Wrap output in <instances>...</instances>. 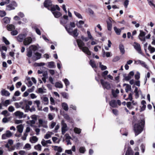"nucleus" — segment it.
<instances>
[{
	"mask_svg": "<svg viewBox=\"0 0 155 155\" xmlns=\"http://www.w3.org/2000/svg\"><path fill=\"white\" fill-rule=\"evenodd\" d=\"M144 124L145 121L143 119L138 120L133 125L134 130L135 136L137 135L142 131Z\"/></svg>",
	"mask_w": 155,
	"mask_h": 155,
	"instance_id": "f257e3e1",
	"label": "nucleus"
},
{
	"mask_svg": "<svg viewBox=\"0 0 155 155\" xmlns=\"http://www.w3.org/2000/svg\"><path fill=\"white\" fill-rule=\"evenodd\" d=\"M101 83L104 89L109 90L110 89L111 86L110 84L107 81H105L104 80H101Z\"/></svg>",
	"mask_w": 155,
	"mask_h": 155,
	"instance_id": "f03ea898",
	"label": "nucleus"
},
{
	"mask_svg": "<svg viewBox=\"0 0 155 155\" xmlns=\"http://www.w3.org/2000/svg\"><path fill=\"white\" fill-rule=\"evenodd\" d=\"M44 5L45 7L47 8L50 7L51 8L52 11H54L55 10V8L54 7H52V2L50 0L45 1L44 3Z\"/></svg>",
	"mask_w": 155,
	"mask_h": 155,
	"instance_id": "7ed1b4c3",
	"label": "nucleus"
},
{
	"mask_svg": "<svg viewBox=\"0 0 155 155\" xmlns=\"http://www.w3.org/2000/svg\"><path fill=\"white\" fill-rule=\"evenodd\" d=\"M61 133L63 135H64L68 130V129L66 124L64 122V120H62L61 122Z\"/></svg>",
	"mask_w": 155,
	"mask_h": 155,
	"instance_id": "20e7f679",
	"label": "nucleus"
},
{
	"mask_svg": "<svg viewBox=\"0 0 155 155\" xmlns=\"http://www.w3.org/2000/svg\"><path fill=\"white\" fill-rule=\"evenodd\" d=\"M133 46L134 47L135 49L137 51V52L140 54L142 53L141 51V47L139 43L135 42L133 45Z\"/></svg>",
	"mask_w": 155,
	"mask_h": 155,
	"instance_id": "39448f33",
	"label": "nucleus"
},
{
	"mask_svg": "<svg viewBox=\"0 0 155 155\" xmlns=\"http://www.w3.org/2000/svg\"><path fill=\"white\" fill-rule=\"evenodd\" d=\"M32 41V39L31 37H28L25 38L23 41V44L25 46L28 45Z\"/></svg>",
	"mask_w": 155,
	"mask_h": 155,
	"instance_id": "423d86ee",
	"label": "nucleus"
},
{
	"mask_svg": "<svg viewBox=\"0 0 155 155\" xmlns=\"http://www.w3.org/2000/svg\"><path fill=\"white\" fill-rule=\"evenodd\" d=\"M135 64H140L142 66L144 67L147 69H148L147 65L145 63L140 60H138L137 61H135Z\"/></svg>",
	"mask_w": 155,
	"mask_h": 155,
	"instance_id": "0eeeda50",
	"label": "nucleus"
},
{
	"mask_svg": "<svg viewBox=\"0 0 155 155\" xmlns=\"http://www.w3.org/2000/svg\"><path fill=\"white\" fill-rule=\"evenodd\" d=\"M80 49L85 54H87L88 55H90L91 54V53L88 47L85 46L82 48Z\"/></svg>",
	"mask_w": 155,
	"mask_h": 155,
	"instance_id": "6e6552de",
	"label": "nucleus"
},
{
	"mask_svg": "<svg viewBox=\"0 0 155 155\" xmlns=\"http://www.w3.org/2000/svg\"><path fill=\"white\" fill-rule=\"evenodd\" d=\"M64 118L67 120L68 121L71 123H74V121L73 119L70 117L67 114H65L64 116Z\"/></svg>",
	"mask_w": 155,
	"mask_h": 155,
	"instance_id": "1a4fd4ad",
	"label": "nucleus"
},
{
	"mask_svg": "<svg viewBox=\"0 0 155 155\" xmlns=\"http://www.w3.org/2000/svg\"><path fill=\"white\" fill-rule=\"evenodd\" d=\"M134 74V72L133 71H130L127 76L124 77V79L127 81H128L131 79L132 77Z\"/></svg>",
	"mask_w": 155,
	"mask_h": 155,
	"instance_id": "9d476101",
	"label": "nucleus"
},
{
	"mask_svg": "<svg viewBox=\"0 0 155 155\" xmlns=\"http://www.w3.org/2000/svg\"><path fill=\"white\" fill-rule=\"evenodd\" d=\"M77 41L78 43V47L80 49H81L82 48L84 47L85 44L81 40L78 39L77 40Z\"/></svg>",
	"mask_w": 155,
	"mask_h": 155,
	"instance_id": "9b49d317",
	"label": "nucleus"
},
{
	"mask_svg": "<svg viewBox=\"0 0 155 155\" xmlns=\"http://www.w3.org/2000/svg\"><path fill=\"white\" fill-rule=\"evenodd\" d=\"M25 37V35L20 34L17 36V39L18 41L21 42L24 41Z\"/></svg>",
	"mask_w": 155,
	"mask_h": 155,
	"instance_id": "f8f14e48",
	"label": "nucleus"
},
{
	"mask_svg": "<svg viewBox=\"0 0 155 155\" xmlns=\"http://www.w3.org/2000/svg\"><path fill=\"white\" fill-rule=\"evenodd\" d=\"M35 55L36 57L35 56H33L32 57V59L35 60L36 61V60L40 59L41 58V54L38 53V52H36L35 53Z\"/></svg>",
	"mask_w": 155,
	"mask_h": 155,
	"instance_id": "ddd939ff",
	"label": "nucleus"
},
{
	"mask_svg": "<svg viewBox=\"0 0 155 155\" xmlns=\"http://www.w3.org/2000/svg\"><path fill=\"white\" fill-rule=\"evenodd\" d=\"M16 116L18 117L19 118H21L23 117V113L19 111H17L15 113Z\"/></svg>",
	"mask_w": 155,
	"mask_h": 155,
	"instance_id": "4468645a",
	"label": "nucleus"
},
{
	"mask_svg": "<svg viewBox=\"0 0 155 155\" xmlns=\"http://www.w3.org/2000/svg\"><path fill=\"white\" fill-rule=\"evenodd\" d=\"M7 28L9 31H12L15 28V26L12 24L8 25L7 26Z\"/></svg>",
	"mask_w": 155,
	"mask_h": 155,
	"instance_id": "2eb2a0df",
	"label": "nucleus"
},
{
	"mask_svg": "<svg viewBox=\"0 0 155 155\" xmlns=\"http://www.w3.org/2000/svg\"><path fill=\"white\" fill-rule=\"evenodd\" d=\"M1 94L3 96H8L10 93L7 91L5 90L4 89H3L1 91Z\"/></svg>",
	"mask_w": 155,
	"mask_h": 155,
	"instance_id": "dca6fc26",
	"label": "nucleus"
},
{
	"mask_svg": "<svg viewBox=\"0 0 155 155\" xmlns=\"http://www.w3.org/2000/svg\"><path fill=\"white\" fill-rule=\"evenodd\" d=\"M119 48L120 52L122 54H124L125 52L124 46V45L122 44H120L119 45Z\"/></svg>",
	"mask_w": 155,
	"mask_h": 155,
	"instance_id": "f3484780",
	"label": "nucleus"
},
{
	"mask_svg": "<svg viewBox=\"0 0 155 155\" xmlns=\"http://www.w3.org/2000/svg\"><path fill=\"white\" fill-rule=\"evenodd\" d=\"M22 109H24L25 107H21ZM25 112H28V110H29L31 112H32L33 111L35 110V107H32L31 108H30V107H25Z\"/></svg>",
	"mask_w": 155,
	"mask_h": 155,
	"instance_id": "a211bd4d",
	"label": "nucleus"
},
{
	"mask_svg": "<svg viewBox=\"0 0 155 155\" xmlns=\"http://www.w3.org/2000/svg\"><path fill=\"white\" fill-rule=\"evenodd\" d=\"M70 35L73 36L74 37H77L78 35V30L77 29H75L72 32V34Z\"/></svg>",
	"mask_w": 155,
	"mask_h": 155,
	"instance_id": "6ab92c4d",
	"label": "nucleus"
},
{
	"mask_svg": "<svg viewBox=\"0 0 155 155\" xmlns=\"http://www.w3.org/2000/svg\"><path fill=\"white\" fill-rule=\"evenodd\" d=\"M54 146H53V147ZM54 150L55 151H57L58 152L61 153L62 151V149L61 147H58V146H54Z\"/></svg>",
	"mask_w": 155,
	"mask_h": 155,
	"instance_id": "aec40b11",
	"label": "nucleus"
},
{
	"mask_svg": "<svg viewBox=\"0 0 155 155\" xmlns=\"http://www.w3.org/2000/svg\"><path fill=\"white\" fill-rule=\"evenodd\" d=\"M18 131L20 133H22L23 130V127L22 124L18 125L17 127Z\"/></svg>",
	"mask_w": 155,
	"mask_h": 155,
	"instance_id": "412c9836",
	"label": "nucleus"
},
{
	"mask_svg": "<svg viewBox=\"0 0 155 155\" xmlns=\"http://www.w3.org/2000/svg\"><path fill=\"white\" fill-rule=\"evenodd\" d=\"M32 28L35 30L37 34L39 35H41V33L40 30L36 26H33Z\"/></svg>",
	"mask_w": 155,
	"mask_h": 155,
	"instance_id": "4be33fe9",
	"label": "nucleus"
},
{
	"mask_svg": "<svg viewBox=\"0 0 155 155\" xmlns=\"http://www.w3.org/2000/svg\"><path fill=\"white\" fill-rule=\"evenodd\" d=\"M55 86L56 87L59 88H62L63 85L61 82H58L55 83Z\"/></svg>",
	"mask_w": 155,
	"mask_h": 155,
	"instance_id": "5701e85b",
	"label": "nucleus"
},
{
	"mask_svg": "<svg viewBox=\"0 0 155 155\" xmlns=\"http://www.w3.org/2000/svg\"><path fill=\"white\" fill-rule=\"evenodd\" d=\"M53 15L55 18H58L61 15V14L58 12H53Z\"/></svg>",
	"mask_w": 155,
	"mask_h": 155,
	"instance_id": "b1692460",
	"label": "nucleus"
},
{
	"mask_svg": "<svg viewBox=\"0 0 155 155\" xmlns=\"http://www.w3.org/2000/svg\"><path fill=\"white\" fill-rule=\"evenodd\" d=\"M114 30L116 34L117 35H120L121 31V29L118 28L116 27H114Z\"/></svg>",
	"mask_w": 155,
	"mask_h": 155,
	"instance_id": "393cba45",
	"label": "nucleus"
},
{
	"mask_svg": "<svg viewBox=\"0 0 155 155\" xmlns=\"http://www.w3.org/2000/svg\"><path fill=\"white\" fill-rule=\"evenodd\" d=\"M29 49L31 50L32 51H35L37 50L38 48L35 45H31L29 48Z\"/></svg>",
	"mask_w": 155,
	"mask_h": 155,
	"instance_id": "a878e982",
	"label": "nucleus"
},
{
	"mask_svg": "<svg viewBox=\"0 0 155 155\" xmlns=\"http://www.w3.org/2000/svg\"><path fill=\"white\" fill-rule=\"evenodd\" d=\"M48 67L50 68H53L54 67V62H49L48 63Z\"/></svg>",
	"mask_w": 155,
	"mask_h": 155,
	"instance_id": "bb28decb",
	"label": "nucleus"
},
{
	"mask_svg": "<svg viewBox=\"0 0 155 155\" xmlns=\"http://www.w3.org/2000/svg\"><path fill=\"white\" fill-rule=\"evenodd\" d=\"M38 140V138L36 136H33L32 137V139H30V141L32 143H35Z\"/></svg>",
	"mask_w": 155,
	"mask_h": 155,
	"instance_id": "cd10ccee",
	"label": "nucleus"
},
{
	"mask_svg": "<svg viewBox=\"0 0 155 155\" xmlns=\"http://www.w3.org/2000/svg\"><path fill=\"white\" fill-rule=\"evenodd\" d=\"M4 23L6 24H8L10 22V18L8 17H5L3 19Z\"/></svg>",
	"mask_w": 155,
	"mask_h": 155,
	"instance_id": "c85d7f7f",
	"label": "nucleus"
},
{
	"mask_svg": "<svg viewBox=\"0 0 155 155\" xmlns=\"http://www.w3.org/2000/svg\"><path fill=\"white\" fill-rule=\"evenodd\" d=\"M43 101L45 104H47L48 103V99L46 97H44L42 98Z\"/></svg>",
	"mask_w": 155,
	"mask_h": 155,
	"instance_id": "c756f323",
	"label": "nucleus"
},
{
	"mask_svg": "<svg viewBox=\"0 0 155 155\" xmlns=\"http://www.w3.org/2000/svg\"><path fill=\"white\" fill-rule=\"evenodd\" d=\"M84 22L82 21H80L76 23V25L79 28H81L82 27V25L84 24Z\"/></svg>",
	"mask_w": 155,
	"mask_h": 155,
	"instance_id": "7c9ffc66",
	"label": "nucleus"
},
{
	"mask_svg": "<svg viewBox=\"0 0 155 155\" xmlns=\"http://www.w3.org/2000/svg\"><path fill=\"white\" fill-rule=\"evenodd\" d=\"M3 50L6 51L7 50V47L5 46H2V45H0V51H3Z\"/></svg>",
	"mask_w": 155,
	"mask_h": 155,
	"instance_id": "2f4dec72",
	"label": "nucleus"
},
{
	"mask_svg": "<svg viewBox=\"0 0 155 155\" xmlns=\"http://www.w3.org/2000/svg\"><path fill=\"white\" fill-rule=\"evenodd\" d=\"M125 155H133L132 151L130 148H128L126 151Z\"/></svg>",
	"mask_w": 155,
	"mask_h": 155,
	"instance_id": "473e14b6",
	"label": "nucleus"
},
{
	"mask_svg": "<svg viewBox=\"0 0 155 155\" xmlns=\"http://www.w3.org/2000/svg\"><path fill=\"white\" fill-rule=\"evenodd\" d=\"M107 29L109 31L111 30L112 27V22H107Z\"/></svg>",
	"mask_w": 155,
	"mask_h": 155,
	"instance_id": "72a5a7b5",
	"label": "nucleus"
},
{
	"mask_svg": "<svg viewBox=\"0 0 155 155\" xmlns=\"http://www.w3.org/2000/svg\"><path fill=\"white\" fill-rule=\"evenodd\" d=\"M15 8L12 6L11 4L7 6L6 9L7 10L10 11L12 9H15Z\"/></svg>",
	"mask_w": 155,
	"mask_h": 155,
	"instance_id": "f704fd0d",
	"label": "nucleus"
},
{
	"mask_svg": "<svg viewBox=\"0 0 155 155\" xmlns=\"http://www.w3.org/2000/svg\"><path fill=\"white\" fill-rule=\"evenodd\" d=\"M89 64L93 68H96L95 63L94 61L91 60Z\"/></svg>",
	"mask_w": 155,
	"mask_h": 155,
	"instance_id": "c9c22d12",
	"label": "nucleus"
},
{
	"mask_svg": "<svg viewBox=\"0 0 155 155\" xmlns=\"http://www.w3.org/2000/svg\"><path fill=\"white\" fill-rule=\"evenodd\" d=\"M99 67L101 68L102 70H106L107 67L106 66L102 64L101 63L99 62Z\"/></svg>",
	"mask_w": 155,
	"mask_h": 155,
	"instance_id": "e433bc0d",
	"label": "nucleus"
},
{
	"mask_svg": "<svg viewBox=\"0 0 155 155\" xmlns=\"http://www.w3.org/2000/svg\"><path fill=\"white\" fill-rule=\"evenodd\" d=\"M148 49L150 51V53H153L155 51V48L154 47H152L150 45H149L148 47Z\"/></svg>",
	"mask_w": 155,
	"mask_h": 155,
	"instance_id": "4c0bfd02",
	"label": "nucleus"
},
{
	"mask_svg": "<svg viewBox=\"0 0 155 155\" xmlns=\"http://www.w3.org/2000/svg\"><path fill=\"white\" fill-rule=\"evenodd\" d=\"M2 41L4 42L6 45H9L10 42L8 40L4 37H2Z\"/></svg>",
	"mask_w": 155,
	"mask_h": 155,
	"instance_id": "58836bf2",
	"label": "nucleus"
},
{
	"mask_svg": "<svg viewBox=\"0 0 155 155\" xmlns=\"http://www.w3.org/2000/svg\"><path fill=\"white\" fill-rule=\"evenodd\" d=\"M86 151L85 148L84 147H81L79 149V151L80 153H84Z\"/></svg>",
	"mask_w": 155,
	"mask_h": 155,
	"instance_id": "ea45409f",
	"label": "nucleus"
},
{
	"mask_svg": "<svg viewBox=\"0 0 155 155\" xmlns=\"http://www.w3.org/2000/svg\"><path fill=\"white\" fill-rule=\"evenodd\" d=\"M87 36L88 38L91 39V40H94V38L91 35V33L90 31H87Z\"/></svg>",
	"mask_w": 155,
	"mask_h": 155,
	"instance_id": "a19ab883",
	"label": "nucleus"
},
{
	"mask_svg": "<svg viewBox=\"0 0 155 155\" xmlns=\"http://www.w3.org/2000/svg\"><path fill=\"white\" fill-rule=\"evenodd\" d=\"M74 132L78 134H80L81 133V130L77 127H75L74 129Z\"/></svg>",
	"mask_w": 155,
	"mask_h": 155,
	"instance_id": "79ce46f5",
	"label": "nucleus"
},
{
	"mask_svg": "<svg viewBox=\"0 0 155 155\" xmlns=\"http://www.w3.org/2000/svg\"><path fill=\"white\" fill-rule=\"evenodd\" d=\"M65 28L67 31L69 33V35H71L72 32L73 31V29L71 28H68L66 27Z\"/></svg>",
	"mask_w": 155,
	"mask_h": 155,
	"instance_id": "37998d69",
	"label": "nucleus"
},
{
	"mask_svg": "<svg viewBox=\"0 0 155 155\" xmlns=\"http://www.w3.org/2000/svg\"><path fill=\"white\" fill-rule=\"evenodd\" d=\"M10 104V101L9 100H7L3 103V105L7 106Z\"/></svg>",
	"mask_w": 155,
	"mask_h": 155,
	"instance_id": "c03bdc74",
	"label": "nucleus"
},
{
	"mask_svg": "<svg viewBox=\"0 0 155 155\" xmlns=\"http://www.w3.org/2000/svg\"><path fill=\"white\" fill-rule=\"evenodd\" d=\"M61 94L64 98L68 99V96L67 93L65 92H63L61 93Z\"/></svg>",
	"mask_w": 155,
	"mask_h": 155,
	"instance_id": "a18cd8bd",
	"label": "nucleus"
},
{
	"mask_svg": "<svg viewBox=\"0 0 155 155\" xmlns=\"http://www.w3.org/2000/svg\"><path fill=\"white\" fill-rule=\"evenodd\" d=\"M34 148L35 149L41 150V146L40 144H38L35 146Z\"/></svg>",
	"mask_w": 155,
	"mask_h": 155,
	"instance_id": "49530a36",
	"label": "nucleus"
},
{
	"mask_svg": "<svg viewBox=\"0 0 155 155\" xmlns=\"http://www.w3.org/2000/svg\"><path fill=\"white\" fill-rule=\"evenodd\" d=\"M74 13L75 15L78 18H81V19L82 18V16L79 13H78V12H77L76 11H74Z\"/></svg>",
	"mask_w": 155,
	"mask_h": 155,
	"instance_id": "de8ad7c7",
	"label": "nucleus"
},
{
	"mask_svg": "<svg viewBox=\"0 0 155 155\" xmlns=\"http://www.w3.org/2000/svg\"><path fill=\"white\" fill-rule=\"evenodd\" d=\"M32 52L31 50L29 49V50L28 51L27 55L28 57H31L32 55Z\"/></svg>",
	"mask_w": 155,
	"mask_h": 155,
	"instance_id": "09e8293b",
	"label": "nucleus"
},
{
	"mask_svg": "<svg viewBox=\"0 0 155 155\" xmlns=\"http://www.w3.org/2000/svg\"><path fill=\"white\" fill-rule=\"evenodd\" d=\"M116 103V101L114 100H112L110 102V104L111 107H113V106L115 105Z\"/></svg>",
	"mask_w": 155,
	"mask_h": 155,
	"instance_id": "8fccbe9b",
	"label": "nucleus"
},
{
	"mask_svg": "<svg viewBox=\"0 0 155 155\" xmlns=\"http://www.w3.org/2000/svg\"><path fill=\"white\" fill-rule=\"evenodd\" d=\"M5 134L7 137L8 138L10 137L12 135V133L9 130H7L6 131V133Z\"/></svg>",
	"mask_w": 155,
	"mask_h": 155,
	"instance_id": "3c124183",
	"label": "nucleus"
},
{
	"mask_svg": "<svg viewBox=\"0 0 155 155\" xmlns=\"http://www.w3.org/2000/svg\"><path fill=\"white\" fill-rule=\"evenodd\" d=\"M131 89V87L129 85H127L126 86L125 90L126 92L127 93L128 91Z\"/></svg>",
	"mask_w": 155,
	"mask_h": 155,
	"instance_id": "603ef678",
	"label": "nucleus"
},
{
	"mask_svg": "<svg viewBox=\"0 0 155 155\" xmlns=\"http://www.w3.org/2000/svg\"><path fill=\"white\" fill-rule=\"evenodd\" d=\"M108 71H104L101 74L102 76L104 77L105 79H106V77L105 76L107 74Z\"/></svg>",
	"mask_w": 155,
	"mask_h": 155,
	"instance_id": "864d4df0",
	"label": "nucleus"
},
{
	"mask_svg": "<svg viewBox=\"0 0 155 155\" xmlns=\"http://www.w3.org/2000/svg\"><path fill=\"white\" fill-rule=\"evenodd\" d=\"M112 113L115 115L117 116L118 115V110L116 109H113L112 110Z\"/></svg>",
	"mask_w": 155,
	"mask_h": 155,
	"instance_id": "5fc2aeb1",
	"label": "nucleus"
},
{
	"mask_svg": "<svg viewBox=\"0 0 155 155\" xmlns=\"http://www.w3.org/2000/svg\"><path fill=\"white\" fill-rule=\"evenodd\" d=\"M135 78L137 80H138L140 78V73L139 72H137V74L135 75Z\"/></svg>",
	"mask_w": 155,
	"mask_h": 155,
	"instance_id": "6e6d98bb",
	"label": "nucleus"
},
{
	"mask_svg": "<svg viewBox=\"0 0 155 155\" xmlns=\"http://www.w3.org/2000/svg\"><path fill=\"white\" fill-rule=\"evenodd\" d=\"M67 22V21L64 20V18H61L60 20V23L63 25H64L66 24Z\"/></svg>",
	"mask_w": 155,
	"mask_h": 155,
	"instance_id": "4d7b16f0",
	"label": "nucleus"
},
{
	"mask_svg": "<svg viewBox=\"0 0 155 155\" xmlns=\"http://www.w3.org/2000/svg\"><path fill=\"white\" fill-rule=\"evenodd\" d=\"M63 81L64 82V83L66 86H67L69 85V82L67 79L65 78L64 80Z\"/></svg>",
	"mask_w": 155,
	"mask_h": 155,
	"instance_id": "13d9d810",
	"label": "nucleus"
},
{
	"mask_svg": "<svg viewBox=\"0 0 155 155\" xmlns=\"http://www.w3.org/2000/svg\"><path fill=\"white\" fill-rule=\"evenodd\" d=\"M6 15V13L4 11H0V16L3 17Z\"/></svg>",
	"mask_w": 155,
	"mask_h": 155,
	"instance_id": "bf43d9fd",
	"label": "nucleus"
},
{
	"mask_svg": "<svg viewBox=\"0 0 155 155\" xmlns=\"http://www.w3.org/2000/svg\"><path fill=\"white\" fill-rule=\"evenodd\" d=\"M138 37L139 39L141 41H145L146 40L145 37V36H138Z\"/></svg>",
	"mask_w": 155,
	"mask_h": 155,
	"instance_id": "052dcab7",
	"label": "nucleus"
},
{
	"mask_svg": "<svg viewBox=\"0 0 155 155\" xmlns=\"http://www.w3.org/2000/svg\"><path fill=\"white\" fill-rule=\"evenodd\" d=\"M129 4V1L128 0H126L124 3V5L125 8L127 7V6Z\"/></svg>",
	"mask_w": 155,
	"mask_h": 155,
	"instance_id": "680f3d73",
	"label": "nucleus"
},
{
	"mask_svg": "<svg viewBox=\"0 0 155 155\" xmlns=\"http://www.w3.org/2000/svg\"><path fill=\"white\" fill-rule=\"evenodd\" d=\"M44 151L45 152L46 155H49L50 154L49 150L48 148H45L44 149Z\"/></svg>",
	"mask_w": 155,
	"mask_h": 155,
	"instance_id": "e2e57ef3",
	"label": "nucleus"
},
{
	"mask_svg": "<svg viewBox=\"0 0 155 155\" xmlns=\"http://www.w3.org/2000/svg\"><path fill=\"white\" fill-rule=\"evenodd\" d=\"M120 59V58L119 56H116L113 59V61L114 62H116Z\"/></svg>",
	"mask_w": 155,
	"mask_h": 155,
	"instance_id": "0e129e2a",
	"label": "nucleus"
},
{
	"mask_svg": "<svg viewBox=\"0 0 155 155\" xmlns=\"http://www.w3.org/2000/svg\"><path fill=\"white\" fill-rule=\"evenodd\" d=\"M18 34V32L17 30H14L12 31L11 32V34L12 35H17Z\"/></svg>",
	"mask_w": 155,
	"mask_h": 155,
	"instance_id": "69168bd1",
	"label": "nucleus"
},
{
	"mask_svg": "<svg viewBox=\"0 0 155 155\" xmlns=\"http://www.w3.org/2000/svg\"><path fill=\"white\" fill-rule=\"evenodd\" d=\"M140 34L138 36H145L146 35L145 33V32H144V31H140Z\"/></svg>",
	"mask_w": 155,
	"mask_h": 155,
	"instance_id": "338daca9",
	"label": "nucleus"
},
{
	"mask_svg": "<svg viewBox=\"0 0 155 155\" xmlns=\"http://www.w3.org/2000/svg\"><path fill=\"white\" fill-rule=\"evenodd\" d=\"M112 93L113 96L114 97H116L117 96V94L115 91V90H112Z\"/></svg>",
	"mask_w": 155,
	"mask_h": 155,
	"instance_id": "774afa93",
	"label": "nucleus"
}]
</instances>
